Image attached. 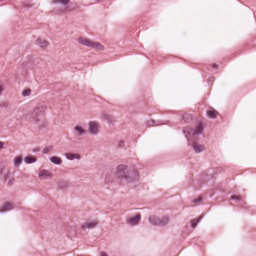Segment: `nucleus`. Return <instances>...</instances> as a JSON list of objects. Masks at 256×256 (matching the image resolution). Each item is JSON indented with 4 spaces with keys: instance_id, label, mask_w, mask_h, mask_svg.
<instances>
[{
    "instance_id": "obj_1",
    "label": "nucleus",
    "mask_w": 256,
    "mask_h": 256,
    "mask_svg": "<svg viewBox=\"0 0 256 256\" xmlns=\"http://www.w3.org/2000/svg\"><path fill=\"white\" fill-rule=\"evenodd\" d=\"M116 174L122 182L126 184H132L139 179L138 171L124 164H120L116 167Z\"/></svg>"
},
{
    "instance_id": "obj_2",
    "label": "nucleus",
    "mask_w": 256,
    "mask_h": 256,
    "mask_svg": "<svg viewBox=\"0 0 256 256\" xmlns=\"http://www.w3.org/2000/svg\"><path fill=\"white\" fill-rule=\"evenodd\" d=\"M46 106L44 105H40L33 108L31 113V118L34 124L38 126L42 124V117L44 115Z\"/></svg>"
},
{
    "instance_id": "obj_3",
    "label": "nucleus",
    "mask_w": 256,
    "mask_h": 256,
    "mask_svg": "<svg viewBox=\"0 0 256 256\" xmlns=\"http://www.w3.org/2000/svg\"><path fill=\"white\" fill-rule=\"evenodd\" d=\"M203 130V127L202 124L199 125L194 130H191L189 128H186L184 131L186 134V137L188 140H197L199 134H201Z\"/></svg>"
},
{
    "instance_id": "obj_4",
    "label": "nucleus",
    "mask_w": 256,
    "mask_h": 256,
    "mask_svg": "<svg viewBox=\"0 0 256 256\" xmlns=\"http://www.w3.org/2000/svg\"><path fill=\"white\" fill-rule=\"evenodd\" d=\"M148 221L153 225L164 226L168 224L169 218L168 217H164L160 219L155 216H150Z\"/></svg>"
},
{
    "instance_id": "obj_5",
    "label": "nucleus",
    "mask_w": 256,
    "mask_h": 256,
    "mask_svg": "<svg viewBox=\"0 0 256 256\" xmlns=\"http://www.w3.org/2000/svg\"><path fill=\"white\" fill-rule=\"evenodd\" d=\"M98 224V222L96 219H90L86 220L82 226H81V230H86L94 228Z\"/></svg>"
},
{
    "instance_id": "obj_6",
    "label": "nucleus",
    "mask_w": 256,
    "mask_h": 256,
    "mask_svg": "<svg viewBox=\"0 0 256 256\" xmlns=\"http://www.w3.org/2000/svg\"><path fill=\"white\" fill-rule=\"evenodd\" d=\"M99 124L96 122H90L88 124V132L92 135H96L99 132Z\"/></svg>"
},
{
    "instance_id": "obj_7",
    "label": "nucleus",
    "mask_w": 256,
    "mask_h": 256,
    "mask_svg": "<svg viewBox=\"0 0 256 256\" xmlns=\"http://www.w3.org/2000/svg\"><path fill=\"white\" fill-rule=\"evenodd\" d=\"M140 215L138 214L134 216L128 218L126 220V222L130 226H134L138 224L140 220Z\"/></svg>"
},
{
    "instance_id": "obj_8",
    "label": "nucleus",
    "mask_w": 256,
    "mask_h": 256,
    "mask_svg": "<svg viewBox=\"0 0 256 256\" xmlns=\"http://www.w3.org/2000/svg\"><path fill=\"white\" fill-rule=\"evenodd\" d=\"M38 177L40 180L52 178V174L48 170H42L40 172Z\"/></svg>"
},
{
    "instance_id": "obj_9",
    "label": "nucleus",
    "mask_w": 256,
    "mask_h": 256,
    "mask_svg": "<svg viewBox=\"0 0 256 256\" xmlns=\"http://www.w3.org/2000/svg\"><path fill=\"white\" fill-rule=\"evenodd\" d=\"M192 147L194 151L196 153H200L204 151L205 146L203 144H199L196 142H194L192 144Z\"/></svg>"
},
{
    "instance_id": "obj_10",
    "label": "nucleus",
    "mask_w": 256,
    "mask_h": 256,
    "mask_svg": "<svg viewBox=\"0 0 256 256\" xmlns=\"http://www.w3.org/2000/svg\"><path fill=\"white\" fill-rule=\"evenodd\" d=\"M12 209V206L10 202H6L1 206L0 208V213H4Z\"/></svg>"
},
{
    "instance_id": "obj_11",
    "label": "nucleus",
    "mask_w": 256,
    "mask_h": 256,
    "mask_svg": "<svg viewBox=\"0 0 256 256\" xmlns=\"http://www.w3.org/2000/svg\"><path fill=\"white\" fill-rule=\"evenodd\" d=\"M36 44L42 48H45L48 46V43L46 40L38 38L36 40Z\"/></svg>"
},
{
    "instance_id": "obj_12",
    "label": "nucleus",
    "mask_w": 256,
    "mask_h": 256,
    "mask_svg": "<svg viewBox=\"0 0 256 256\" xmlns=\"http://www.w3.org/2000/svg\"><path fill=\"white\" fill-rule=\"evenodd\" d=\"M93 42L91 41L88 39H86L85 38H81V44H84L87 46H90L92 48V45L93 44Z\"/></svg>"
},
{
    "instance_id": "obj_13",
    "label": "nucleus",
    "mask_w": 256,
    "mask_h": 256,
    "mask_svg": "<svg viewBox=\"0 0 256 256\" xmlns=\"http://www.w3.org/2000/svg\"><path fill=\"white\" fill-rule=\"evenodd\" d=\"M66 157L69 160H73L74 159H79L80 156L76 154L67 153L66 154Z\"/></svg>"
},
{
    "instance_id": "obj_14",
    "label": "nucleus",
    "mask_w": 256,
    "mask_h": 256,
    "mask_svg": "<svg viewBox=\"0 0 256 256\" xmlns=\"http://www.w3.org/2000/svg\"><path fill=\"white\" fill-rule=\"evenodd\" d=\"M50 160L51 162L56 164H60L62 162L60 158L54 156L50 157Z\"/></svg>"
},
{
    "instance_id": "obj_15",
    "label": "nucleus",
    "mask_w": 256,
    "mask_h": 256,
    "mask_svg": "<svg viewBox=\"0 0 256 256\" xmlns=\"http://www.w3.org/2000/svg\"><path fill=\"white\" fill-rule=\"evenodd\" d=\"M92 48L97 50H103L104 49V46L100 44L97 42H93Z\"/></svg>"
},
{
    "instance_id": "obj_16",
    "label": "nucleus",
    "mask_w": 256,
    "mask_h": 256,
    "mask_svg": "<svg viewBox=\"0 0 256 256\" xmlns=\"http://www.w3.org/2000/svg\"><path fill=\"white\" fill-rule=\"evenodd\" d=\"M52 2L54 4H60L64 6L67 5L70 1L69 0H52Z\"/></svg>"
},
{
    "instance_id": "obj_17",
    "label": "nucleus",
    "mask_w": 256,
    "mask_h": 256,
    "mask_svg": "<svg viewBox=\"0 0 256 256\" xmlns=\"http://www.w3.org/2000/svg\"><path fill=\"white\" fill-rule=\"evenodd\" d=\"M24 160L27 164H32V162H36V159L34 156H27L25 157Z\"/></svg>"
},
{
    "instance_id": "obj_18",
    "label": "nucleus",
    "mask_w": 256,
    "mask_h": 256,
    "mask_svg": "<svg viewBox=\"0 0 256 256\" xmlns=\"http://www.w3.org/2000/svg\"><path fill=\"white\" fill-rule=\"evenodd\" d=\"M32 90L30 88L24 90L22 92V96L24 97L28 96L30 95Z\"/></svg>"
},
{
    "instance_id": "obj_19",
    "label": "nucleus",
    "mask_w": 256,
    "mask_h": 256,
    "mask_svg": "<svg viewBox=\"0 0 256 256\" xmlns=\"http://www.w3.org/2000/svg\"><path fill=\"white\" fill-rule=\"evenodd\" d=\"M53 149V146H46L42 150V152L43 154H46L49 152L51 151Z\"/></svg>"
},
{
    "instance_id": "obj_20",
    "label": "nucleus",
    "mask_w": 256,
    "mask_h": 256,
    "mask_svg": "<svg viewBox=\"0 0 256 256\" xmlns=\"http://www.w3.org/2000/svg\"><path fill=\"white\" fill-rule=\"evenodd\" d=\"M22 162V158L20 156H17L15 158L14 161V166L16 167L18 166Z\"/></svg>"
},
{
    "instance_id": "obj_21",
    "label": "nucleus",
    "mask_w": 256,
    "mask_h": 256,
    "mask_svg": "<svg viewBox=\"0 0 256 256\" xmlns=\"http://www.w3.org/2000/svg\"><path fill=\"white\" fill-rule=\"evenodd\" d=\"M218 112L214 109L209 110L208 112V116L210 118H215Z\"/></svg>"
},
{
    "instance_id": "obj_22",
    "label": "nucleus",
    "mask_w": 256,
    "mask_h": 256,
    "mask_svg": "<svg viewBox=\"0 0 256 256\" xmlns=\"http://www.w3.org/2000/svg\"><path fill=\"white\" fill-rule=\"evenodd\" d=\"M200 220L199 219H194L191 222V226L192 228H195L196 226L198 223V222Z\"/></svg>"
},
{
    "instance_id": "obj_23",
    "label": "nucleus",
    "mask_w": 256,
    "mask_h": 256,
    "mask_svg": "<svg viewBox=\"0 0 256 256\" xmlns=\"http://www.w3.org/2000/svg\"><path fill=\"white\" fill-rule=\"evenodd\" d=\"M4 83L0 81V96L2 94V92H4Z\"/></svg>"
},
{
    "instance_id": "obj_24",
    "label": "nucleus",
    "mask_w": 256,
    "mask_h": 256,
    "mask_svg": "<svg viewBox=\"0 0 256 256\" xmlns=\"http://www.w3.org/2000/svg\"><path fill=\"white\" fill-rule=\"evenodd\" d=\"M102 118H103L106 120V121H110L112 120V118L108 114H104L102 115Z\"/></svg>"
},
{
    "instance_id": "obj_25",
    "label": "nucleus",
    "mask_w": 256,
    "mask_h": 256,
    "mask_svg": "<svg viewBox=\"0 0 256 256\" xmlns=\"http://www.w3.org/2000/svg\"><path fill=\"white\" fill-rule=\"evenodd\" d=\"M74 130L78 132V135L79 136L80 134V126H76L74 128Z\"/></svg>"
},
{
    "instance_id": "obj_26",
    "label": "nucleus",
    "mask_w": 256,
    "mask_h": 256,
    "mask_svg": "<svg viewBox=\"0 0 256 256\" xmlns=\"http://www.w3.org/2000/svg\"><path fill=\"white\" fill-rule=\"evenodd\" d=\"M100 256H107V255L104 252H101L100 253Z\"/></svg>"
},
{
    "instance_id": "obj_27",
    "label": "nucleus",
    "mask_w": 256,
    "mask_h": 256,
    "mask_svg": "<svg viewBox=\"0 0 256 256\" xmlns=\"http://www.w3.org/2000/svg\"><path fill=\"white\" fill-rule=\"evenodd\" d=\"M118 145L120 147L122 146H124V142L120 141L118 142Z\"/></svg>"
},
{
    "instance_id": "obj_28",
    "label": "nucleus",
    "mask_w": 256,
    "mask_h": 256,
    "mask_svg": "<svg viewBox=\"0 0 256 256\" xmlns=\"http://www.w3.org/2000/svg\"><path fill=\"white\" fill-rule=\"evenodd\" d=\"M70 12V10H69L68 8V7H67V8H66L64 10V12H64V13H66V12Z\"/></svg>"
},
{
    "instance_id": "obj_29",
    "label": "nucleus",
    "mask_w": 256,
    "mask_h": 256,
    "mask_svg": "<svg viewBox=\"0 0 256 256\" xmlns=\"http://www.w3.org/2000/svg\"><path fill=\"white\" fill-rule=\"evenodd\" d=\"M231 198L234 200H239V198H238L236 196H232Z\"/></svg>"
},
{
    "instance_id": "obj_30",
    "label": "nucleus",
    "mask_w": 256,
    "mask_h": 256,
    "mask_svg": "<svg viewBox=\"0 0 256 256\" xmlns=\"http://www.w3.org/2000/svg\"><path fill=\"white\" fill-rule=\"evenodd\" d=\"M4 145V142H0V150H1L3 148Z\"/></svg>"
},
{
    "instance_id": "obj_31",
    "label": "nucleus",
    "mask_w": 256,
    "mask_h": 256,
    "mask_svg": "<svg viewBox=\"0 0 256 256\" xmlns=\"http://www.w3.org/2000/svg\"><path fill=\"white\" fill-rule=\"evenodd\" d=\"M200 201H201V199H200V198H197L196 200H194V202H200Z\"/></svg>"
},
{
    "instance_id": "obj_32",
    "label": "nucleus",
    "mask_w": 256,
    "mask_h": 256,
    "mask_svg": "<svg viewBox=\"0 0 256 256\" xmlns=\"http://www.w3.org/2000/svg\"><path fill=\"white\" fill-rule=\"evenodd\" d=\"M213 68H217V66L216 64H214Z\"/></svg>"
},
{
    "instance_id": "obj_33",
    "label": "nucleus",
    "mask_w": 256,
    "mask_h": 256,
    "mask_svg": "<svg viewBox=\"0 0 256 256\" xmlns=\"http://www.w3.org/2000/svg\"><path fill=\"white\" fill-rule=\"evenodd\" d=\"M78 43H80V38H78Z\"/></svg>"
},
{
    "instance_id": "obj_34",
    "label": "nucleus",
    "mask_w": 256,
    "mask_h": 256,
    "mask_svg": "<svg viewBox=\"0 0 256 256\" xmlns=\"http://www.w3.org/2000/svg\"><path fill=\"white\" fill-rule=\"evenodd\" d=\"M80 132H81V134H82L84 132V130H82V128H81Z\"/></svg>"
},
{
    "instance_id": "obj_35",
    "label": "nucleus",
    "mask_w": 256,
    "mask_h": 256,
    "mask_svg": "<svg viewBox=\"0 0 256 256\" xmlns=\"http://www.w3.org/2000/svg\"><path fill=\"white\" fill-rule=\"evenodd\" d=\"M81 256H82V255H81Z\"/></svg>"
}]
</instances>
